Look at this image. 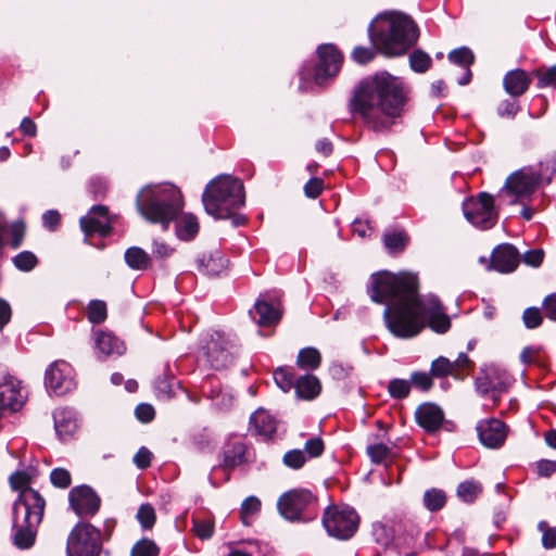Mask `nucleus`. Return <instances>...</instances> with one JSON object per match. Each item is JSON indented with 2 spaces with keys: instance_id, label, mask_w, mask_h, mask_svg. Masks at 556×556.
Instances as JSON below:
<instances>
[{
  "instance_id": "nucleus-1",
  "label": "nucleus",
  "mask_w": 556,
  "mask_h": 556,
  "mask_svg": "<svg viewBox=\"0 0 556 556\" xmlns=\"http://www.w3.org/2000/svg\"><path fill=\"white\" fill-rule=\"evenodd\" d=\"M367 292L375 303L386 304L384 323L396 338H414L426 327L440 334L451 328V319L440 299L434 294H419L415 274L375 273L370 276Z\"/></svg>"
},
{
  "instance_id": "nucleus-2",
  "label": "nucleus",
  "mask_w": 556,
  "mask_h": 556,
  "mask_svg": "<svg viewBox=\"0 0 556 556\" xmlns=\"http://www.w3.org/2000/svg\"><path fill=\"white\" fill-rule=\"evenodd\" d=\"M409 86L387 71L362 78L353 88L348 108L364 127L377 132H389L408 110Z\"/></svg>"
},
{
  "instance_id": "nucleus-3",
  "label": "nucleus",
  "mask_w": 556,
  "mask_h": 556,
  "mask_svg": "<svg viewBox=\"0 0 556 556\" xmlns=\"http://www.w3.org/2000/svg\"><path fill=\"white\" fill-rule=\"evenodd\" d=\"M368 36L374 46H357L351 58L357 64H367L376 56V50L388 56L403 55L419 38L417 24L403 13L378 15L368 26Z\"/></svg>"
},
{
  "instance_id": "nucleus-4",
  "label": "nucleus",
  "mask_w": 556,
  "mask_h": 556,
  "mask_svg": "<svg viewBox=\"0 0 556 556\" xmlns=\"http://www.w3.org/2000/svg\"><path fill=\"white\" fill-rule=\"evenodd\" d=\"M45 508L46 501L36 490L17 496L12 506L11 527V541L16 548L29 549L35 545Z\"/></svg>"
},
{
  "instance_id": "nucleus-5",
  "label": "nucleus",
  "mask_w": 556,
  "mask_h": 556,
  "mask_svg": "<svg viewBox=\"0 0 556 556\" xmlns=\"http://www.w3.org/2000/svg\"><path fill=\"white\" fill-rule=\"evenodd\" d=\"M202 203L208 215L227 219L245 204L243 182L232 175H218L206 185Z\"/></svg>"
},
{
  "instance_id": "nucleus-6",
  "label": "nucleus",
  "mask_w": 556,
  "mask_h": 556,
  "mask_svg": "<svg viewBox=\"0 0 556 556\" xmlns=\"http://www.w3.org/2000/svg\"><path fill=\"white\" fill-rule=\"evenodd\" d=\"M136 206L147 220L167 229L182 208L181 193L173 186H148L138 193Z\"/></svg>"
},
{
  "instance_id": "nucleus-7",
  "label": "nucleus",
  "mask_w": 556,
  "mask_h": 556,
  "mask_svg": "<svg viewBox=\"0 0 556 556\" xmlns=\"http://www.w3.org/2000/svg\"><path fill=\"white\" fill-rule=\"evenodd\" d=\"M279 514L289 521L309 522L318 516L317 496L308 489H292L277 501Z\"/></svg>"
},
{
  "instance_id": "nucleus-8",
  "label": "nucleus",
  "mask_w": 556,
  "mask_h": 556,
  "mask_svg": "<svg viewBox=\"0 0 556 556\" xmlns=\"http://www.w3.org/2000/svg\"><path fill=\"white\" fill-rule=\"evenodd\" d=\"M318 62L306 63L301 70L302 79H313L318 86L328 84L341 70L343 54L332 43H323L317 48Z\"/></svg>"
},
{
  "instance_id": "nucleus-9",
  "label": "nucleus",
  "mask_w": 556,
  "mask_h": 556,
  "mask_svg": "<svg viewBox=\"0 0 556 556\" xmlns=\"http://www.w3.org/2000/svg\"><path fill=\"white\" fill-rule=\"evenodd\" d=\"M542 186V176L536 174V167L523 166L506 178L500 195H507L509 205L521 204L523 201L530 200Z\"/></svg>"
},
{
  "instance_id": "nucleus-10",
  "label": "nucleus",
  "mask_w": 556,
  "mask_h": 556,
  "mask_svg": "<svg viewBox=\"0 0 556 556\" xmlns=\"http://www.w3.org/2000/svg\"><path fill=\"white\" fill-rule=\"evenodd\" d=\"M323 526L337 540H350L358 529L359 516L348 505H332L323 514Z\"/></svg>"
},
{
  "instance_id": "nucleus-11",
  "label": "nucleus",
  "mask_w": 556,
  "mask_h": 556,
  "mask_svg": "<svg viewBox=\"0 0 556 556\" xmlns=\"http://www.w3.org/2000/svg\"><path fill=\"white\" fill-rule=\"evenodd\" d=\"M101 532L89 522H78L72 529L66 542V556H100Z\"/></svg>"
},
{
  "instance_id": "nucleus-12",
  "label": "nucleus",
  "mask_w": 556,
  "mask_h": 556,
  "mask_svg": "<svg viewBox=\"0 0 556 556\" xmlns=\"http://www.w3.org/2000/svg\"><path fill=\"white\" fill-rule=\"evenodd\" d=\"M463 212L466 219L481 230L493 228L498 220L494 197L484 191L466 199L463 202Z\"/></svg>"
},
{
  "instance_id": "nucleus-13",
  "label": "nucleus",
  "mask_w": 556,
  "mask_h": 556,
  "mask_svg": "<svg viewBox=\"0 0 556 556\" xmlns=\"http://www.w3.org/2000/svg\"><path fill=\"white\" fill-rule=\"evenodd\" d=\"M202 351L211 368L220 370L233 363L236 345L226 333L214 331L205 340Z\"/></svg>"
},
{
  "instance_id": "nucleus-14",
  "label": "nucleus",
  "mask_w": 556,
  "mask_h": 556,
  "mask_svg": "<svg viewBox=\"0 0 556 556\" xmlns=\"http://www.w3.org/2000/svg\"><path fill=\"white\" fill-rule=\"evenodd\" d=\"M510 386L511 377L505 370L497 368H490L476 379L478 393L483 397L491 399L494 405H497Z\"/></svg>"
},
{
  "instance_id": "nucleus-15",
  "label": "nucleus",
  "mask_w": 556,
  "mask_h": 556,
  "mask_svg": "<svg viewBox=\"0 0 556 556\" xmlns=\"http://www.w3.org/2000/svg\"><path fill=\"white\" fill-rule=\"evenodd\" d=\"M45 386L48 392L56 396L71 392L76 386L73 367L64 361L53 362L46 369Z\"/></svg>"
},
{
  "instance_id": "nucleus-16",
  "label": "nucleus",
  "mask_w": 556,
  "mask_h": 556,
  "mask_svg": "<svg viewBox=\"0 0 556 556\" xmlns=\"http://www.w3.org/2000/svg\"><path fill=\"white\" fill-rule=\"evenodd\" d=\"M219 457L220 463L213 471L223 470L226 475L224 481H228L235 468L249 462V447L242 438L230 437L223 445Z\"/></svg>"
},
{
  "instance_id": "nucleus-17",
  "label": "nucleus",
  "mask_w": 556,
  "mask_h": 556,
  "mask_svg": "<svg viewBox=\"0 0 556 556\" xmlns=\"http://www.w3.org/2000/svg\"><path fill=\"white\" fill-rule=\"evenodd\" d=\"M21 381L0 365V418L7 409L17 412L25 402Z\"/></svg>"
},
{
  "instance_id": "nucleus-18",
  "label": "nucleus",
  "mask_w": 556,
  "mask_h": 556,
  "mask_svg": "<svg viewBox=\"0 0 556 556\" xmlns=\"http://www.w3.org/2000/svg\"><path fill=\"white\" fill-rule=\"evenodd\" d=\"M415 419L427 433H435L440 429L452 432L456 428L453 421L445 419L443 409L432 402L420 404L416 408Z\"/></svg>"
},
{
  "instance_id": "nucleus-19",
  "label": "nucleus",
  "mask_w": 556,
  "mask_h": 556,
  "mask_svg": "<svg viewBox=\"0 0 556 556\" xmlns=\"http://www.w3.org/2000/svg\"><path fill=\"white\" fill-rule=\"evenodd\" d=\"M68 502L71 508L81 518L93 517L101 506L100 496L86 484L73 488L68 493Z\"/></svg>"
},
{
  "instance_id": "nucleus-20",
  "label": "nucleus",
  "mask_w": 556,
  "mask_h": 556,
  "mask_svg": "<svg viewBox=\"0 0 556 556\" xmlns=\"http://www.w3.org/2000/svg\"><path fill=\"white\" fill-rule=\"evenodd\" d=\"M81 231L86 238L96 235L108 237L112 231V219L109 207L102 204L93 205L79 220Z\"/></svg>"
},
{
  "instance_id": "nucleus-21",
  "label": "nucleus",
  "mask_w": 556,
  "mask_h": 556,
  "mask_svg": "<svg viewBox=\"0 0 556 556\" xmlns=\"http://www.w3.org/2000/svg\"><path fill=\"white\" fill-rule=\"evenodd\" d=\"M480 443L488 448H501L508 435L509 427L498 418H485L476 426Z\"/></svg>"
},
{
  "instance_id": "nucleus-22",
  "label": "nucleus",
  "mask_w": 556,
  "mask_h": 556,
  "mask_svg": "<svg viewBox=\"0 0 556 556\" xmlns=\"http://www.w3.org/2000/svg\"><path fill=\"white\" fill-rule=\"evenodd\" d=\"M520 254L510 243L496 245L490 256L488 270H495L502 274L513 273L519 265Z\"/></svg>"
},
{
  "instance_id": "nucleus-23",
  "label": "nucleus",
  "mask_w": 556,
  "mask_h": 556,
  "mask_svg": "<svg viewBox=\"0 0 556 556\" xmlns=\"http://www.w3.org/2000/svg\"><path fill=\"white\" fill-rule=\"evenodd\" d=\"M249 315L260 327L270 328L279 324L282 312L278 305L268 301L265 295H260L253 307L249 311Z\"/></svg>"
},
{
  "instance_id": "nucleus-24",
  "label": "nucleus",
  "mask_w": 556,
  "mask_h": 556,
  "mask_svg": "<svg viewBox=\"0 0 556 556\" xmlns=\"http://www.w3.org/2000/svg\"><path fill=\"white\" fill-rule=\"evenodd\" d=\"M420 536V531L413 525L399 523L394 528V535L389 538H377V542L388 547L393 544L397 548H410L415 545L417 539Z\"/></svg>"
},
{
  "instance_id": "nucleus-25",
  "label": "nucleus",
  "mask_w": 556,
  "mask_h": 556,
  "mask_svg": "<svg viewBox=\"0 0 556 556\" xmlns=\"http://www.w3.org/2000/svg\"><path fill=\"white\" fill-rule=\"evenodd\" d=\"M534 78L531 73H527L522 68L508 71L503 78V88L513 98L523 96Z\"/></svg>"
},
{
  "instance_id": "nucleus-26",
  "label": "nucleus",
  "mask_w": 556,
  "mask_h": 556,
  "mask_svg": "<svg viewBox=\"0 0 556 556\" xmlns=\"http://www.w3.org/2000/svg\"><path fill=\"white\" fill-rule=\"evenodd\" d=\"M54 429L59 439L67 442L73 439L77 430L76 413L67 407L56 408L53 412Z\"/></svg>"
},
{
  "instance_id": "nucleus-27",
  "label": "nucleus",
  "mask_w": 556,
  "mask_h": 556,
  "mask_svg": "<svg viewBox=\"0 0 556 556\" xmlns=\"http://www.w3.org/2000/svg\"><path fill=\"white\" fill-rule=\"evenodd\" d=\"M250 429L264 440H271L277 431V420L265 409H257L251 415Z\"/></svg>"
},
{
  "instance_id": "nucleus-28",
  "label": "nucleus",
  "mask_w": 556,
  "mask_h": 556,
  "mask_svg": "<svg viewBox=\"0 0 556 556\" xmlns=\"http://www.w3.org/2000/svg\"><path fill=\"white\" fill-rule=\"evenodd\" d=\"M220 251L204 252L197 258L198 270L208 277L220 275L227 265Z\"/></svg>"
},
{
  "instance_id": "nucleus-29",
  "label": "nucleus",
  "mask_w": 556,
  "mask_h": 556,
  "mask_svg": "<svg viewBox=\"0 0 556 556\" xmlns=\"http://www.w3.org/2000/svg\"><path fill=\"white\" fill-rule=\"evenodd\" d=\"M96 349L105 356L124 354L126 346L124 342L113 332L106 330H98L94 332Z\"/></svg>"
},
{
  "instance_id": "nucleus-30",
  "label": "nucleus",
  "mask_w": 556,
  "mask_h": 556,
  "mask_svg": "<svg viewBox=\"0 0 556 556\" xmlns=\"http://www.w3.org/2000/svg\"><path fill=\"white\" fill-rule=\"evenodd\" d=\"M294 390L299 399L311 401L320 394L321 382L316 376L306 374L296 378Z\"/></svg>"
},
{
  "instance_id": "nucleus-31",
  "label": "nucleus",
  "mask_w": 556,
  "mask_h": 556,
  "mask_svg": "<svg viewBox=\"0 0 556 556\" xmlns=\"http://www.w3.org/2000/svg\"><path fill=\"white\" fill-rule=\"evenodd\" d=\"M179 384L174 374L170 372L169 366L163 368L154 381V390L159 397L169 399L175 394V388Z\"/></svg>"
},
{
  "instance_id": "nucleus-32",
  "label": "nucleus",
  "mask_w": 556,
  "mask_h": 556,
  "mask_svg": "<svg viewBox=\"0 0 556 556\" xmlns=\"http://www.w3.org/2000/svg\"><path fill=\"white\" fill-rule=\"evenodd\" d=\"M126 264L135 270H146L151 266V256L141 248L131 247L125 252Z\"/></svg>"
},
{
  "instance_id": "nucleus-33",
  "label": "nucleus",
  "mask_w": 556,
  "mask_h": 556,
  "mask_svg": "<svg viewBox=\"0 0 556 556\" xmlns=\"http://www.w3.org/2000/svg\"><path fill=\"white\" fill-rule=\"evenodd\" d=\"M447 502L446 492L439 488H431L425 491L422 504L430 513H437L443 509Z\"/></svg>"
},
{
  "instance_id": "nucleus-34",
  "label": "nucleus",
  "mask_w": 556,
  "mask_h": 556,
  "mask_svg": "<svg viewBox=\"0 0 556 556\" xmlns=\"http://www.w3.org/2000/svg\"><path fill=\"white\" fill-rule=\"evenodd\" d=\"M198 218L192 214H185L176 224L177 236L182 240H191L199 232Z\"/></svg>"
},
{
  "instance_id": "nucleus-35",
  "label": "nucleus",
  "mask_w": 556,
  "mask_h": 556,
  "mask_svg": "<svg viewBox=\"0 0 556 556\" xmlns=\"http://www.w3.org/2000/svg\"><path fill=\"white\" fill-rule=\"evenodd\" d=\"M482 493V484L473 479L465 480L457 485V497L467 504L473 503Z\"/></svg>"
},
{
  "instance_id": "nucleus-36",
  "label": "nucleus",
  "mask_w": 556,
  "mask_h": 556,
  "mask_svg": "<svg viewBox=\"0 0 556 556\" xmlns=\"http://www.w3.org/2000/svg\"><path fill=\"white\" fill-rule=\"evenodd\" d=\"M320 352L312 346L300 350L296 358V365L302 369L314 370L320 366Z\"/></svg>"
},
{
  "instance_id": "nucleus-37",
  "label": "nucleus",
  "mask_w": 556,
  "mask_h": 556,
  "mask_svg": "<svg viewBox=\"0 0 556 556\" xmlns=\"http://www.w3.org/2000/svg\"><path fill=\"white\" fill-rule=\"evenodd\" d=\"M409 238L404 230H394L383 235V243L391 253H401L405 250Z\"/></svg>"
},
{
  "instance_id": "nucleus-38",
  "label": "nucleus",
  "mask_w": 556,
  "mask_h": 556,
  "mask_svg": "<svg viewBox=\"0 0 556 556\" xmlns=\"http://www.w3.org/2000/svg\"><path fill=\"white\" fill-rule=\"evenodd\" d=\"M531 75L536 78V87L539 89L553 88L556 89V65L542 66L531 72Z\"/></svg>"
},
{
  "instance_id": "nucleus-39",
  "label": "nucleus",
  "mask_w": 556,
  "mask_h": 556,
  "mask_svg": "<svg viewBox=\"0 0 556 556\" xmlns=\"http://www.w3.org/2000/svg\"><path fill=\"white\" fill-rule=\"evenodd\" d=\"M534 166L536 167V174L542 176V185H549L553 177L556 175V152L547 154Z\"/></svg>"
},
{
  "instance_id": "nucleus-40",
  "label": "nucleus",
  "mask_w": 556,
  "mask_h": 556,
  "mask_svg": "<svg viewBox=\"0 0 556 556\" xmlns=\"http://www.w3.org/2000/svg\"><path fill=\"white\" fill-rule=\"evenodd\" d=\"M430 374L433 378L453 376L456 379H462V372L454 371L452 362L444 356H440L431 363Z\"/></svg>"
},
{
  "instance_id": "nucleus-41",
  "label": "nucleus",
  "mask_w": 556,
  "mask_h": 556,
  "mask_svg": "<svg viewBox=\"0 0 556 556\" xmlns=\"http://www.w3.org/2000/svg\"><path fill=\"white\" fill-rule=\"evenodd\" d=\"M274 380L279 389L288 392L295 388L296 378L291 368L279 367L274 371Z\"/></svg>"
},
{
  "instance_id": "nucleus-42",
  "label": "nucleus",
  "mask_w": 556,
  "mask_h": 556,
  "mask_svg": "<svg viewBox=\"0 0 556 556\" xmlns=\"http://www.w3.org/2000/svg\"><path fill=\"white\" fill-rule=\"evenodd\" d=\"M261 501L256 496H249L242 502L240 518L243 525H251L253 517L261 510Z\"/></svg>"
},
{
  "instance_id": "nucleus-43",
  "label": "nucleus",
  "mask_w": 556,
  "mask_h": 556,
  "mask_svg": "<svg viewBox=\"0 0 556 556\" xmlns=\"http://www.w3.org/2000/svg\"><path fill=\"white\" fill-rule=\"evenodd\" d=\"M88 320L93 325H100L108 317V308L104 301L91 300L87 306Z\"/></svg>"
},
{
  "instance_id": "nucleus-44",
  "label": "nucleus",
  "mask_w": 556,
  "mask_h": 556,
  "mask_svg": "<svg viewBox=\"0 0 556 556\" xmlns=\"http://www.w3.org/2000/svg\"><path fill=\"white\" fill-rule=\"evenodd\" d=\"M160 547L153 540L142 538L131 547L130 556H160Z\"/></svg>"
},
{
  "instance_id": "nucleus-45",
  "label": "nucleus",
  "mask_w": 556,
  "mask_h": 556,
  "mask_svg": "<svg viewBox=\"0 0 556 556\" xmlns=\"http://www.w3.org/2000/svg\"><path fill=\"white\" fill-rule=\"evenodd\" d=\"M409 64L414 72L425 73L431 67L432 60L429 56V54H427L425 51L418 49V50H414L410 53Z\"/></svg>"
},
{
  "instance_id": "nucleus-46",
  "label": "nucleus",
  "mask_w": 556,
  "mask_h": 556,
  "mask_svg": "<svg viewBox=\"0 0 556 556\" xmlns=\"http://www.w3.org/2000/svg\"><path fill=\"white\" fill-rule=\"evenodd\" d=\"M409 380L394 378L388 383V391L392 399L403 400L406 399L410 393Z\"/></svg>"
},
{
  "instance_id": "nucleus-47",
  "label": "nucleus",
  "mask_w": 556,
  "mask_h": 556,
  "mask_svg": "<svg viewBox=\"0 0 556 556\" xmlns=\"http://www.w3.org/2000/svg\"><path fill=\"white\" fill-rule=\"evenodd\" d=\"M447 58L453 64L465 68H468L475 61L472 51L466 47L454 49L448 53Z\"/></svg>"
},
{
  "instance_id": "nucleus-48",
  "label": "nucleus",
  "mask_w": 556,
  "mask_h": 556,
  "mask_svg": "<svg viewBox=\"0 0 556 556\" xmlns=\"http://www.w3.org/2000/svg\"><path fill=\"white\" fill-rule=\"evenodd\" d=\"M137 519L144 530L153 528L156 521V515L151 504H141L137 511Z\"/></svg>"
},
{
  "instance_id": "nucleus-49",
  "label": "nucleus",
  "mask_w": 556,
  "mask_h": 556,
  "mask_svg": "<svg viewBox=\"0 0 556 556\" xmlns=\"http://www.w3.org/2000/svg\"><path fill=\"white\" fill-rule=\"evenodd\" d=\"M519 111L520 104L518 98L513 97L502 100L496 108V112L502 118L513 119Z\"/></svg>"
},
{
  "instance_id": "nucleus-50",
  "label": "nucleus",
  "mask_w": 556,
  "mask_h": 556,
  "mask_svg": "<svg viewBox=\"0 0 556 556\" xmlns=\"http://www.w3.org/2000/svg\"><path fill=\"white\" fill-rule=\"evenodd\" d=\"M37 256L30 251H23L13 257V264L23 271H29L36 267Z\"/></svg>"
},
{
  "instance_id": "nucleus-51",
  "label": "nucleus",
  "mask_w": 556,
  "mask_h": 556,
  "mask_svg": "<svg viewBox=\"0 0 556 556\" xmlns=\"http://www.w3.org/2000/svg\"><path fill=\"white\" fill-rule=\"evenodd\" d=\"M307 462V457L305 452L302 450H290L288 451L282 458V463L291 469L298 470L302 468Z\"/></svg>"
},
{
  "instance_id": "nucleus-52",
  "label": "nucleus",
  "mask_w": 556,
  "mask_h": 556,
  "mask_svg": "<svg viewBox=\"0 0 556 556\" xmlns=\"http://www.w3.org/2000/svg\"><path fill=\"white\" fill-rule=\"evenodd\" d=\"M430 372L426 371H414L410 375L409 383L410 388L414 387L419 391L427 392L433 386V380Z\"/></svg>"
},
{
  "instance_id": "nucleus-53",
  "label": "nucleus",
  "mask_w": 556,
  "mask_h": 556,
  "mask_svg": "<svg viewBox=\"0 0 556 556\" xmlns=\"http://www.w3.org/2000/svg\"><path fill=\"white\" fill-rule=\"evenodd\" d=\"M52 485L59 489H67L72 483V476L65 468H54L50 473Z\"/></svg>"
},
{
  "instance_id": "nucleus-54",
  "label": "nucleus",
  "mask_w": 556,
  "mask_h": 556,
  "mask_svg": "<svg viewBox=\"0 0 556 556\" xmlns=\"http://www.w3.org/2000/svg\"><path fill=\"white\" fill-rule=\"evenodd\" d=\"M522 320L528 329H535L541 326L543 316L538 307H528L523 311Z\"/></svg>"
},
{
  "instance_id": "nucleus-55",
  "label": "nucleus",
  "mask_w": 556,
  "mask_h": 556,
  "mask_svg": "<svg viewBox=\"0 0 556 556\" xmlns=\"http://www.w3.org/2000/svg\"><path fill=\"white\" fill-rule=\"evenodd\" d=\"M192 532L201 540H207L213 535L214 526L208 520L193 519Z\"/></svg>"
},
{
  "instance_id": "nucleus-56",
  "label": "nucleus",
  "mask_w": 556,
  "mask_h": 556,
  "mask_svg": "<svg viewBox=\"0 0 556 556\" xmlns=\"http://www.w3.org/2000/svg\"><path fill=\"white\" fill-rule=\"evenodd\" d=\"M391 450L383 443L367 446V455L374 464H381L390 454Z\"/></svg>"
},
{
  "instance_id": "nucleus-57",
  "label": "nucleus",
  "mask_w": 556,
  "mask_h": 556,
  "mask_svg": "<svg viewBox=\"0 0 556 556\" xmlns=\"http://www.w3.org/2000/svg\"><path fill=\"white\" fill-rule=\"evenodd\" d=\"M542 532V545L546 549H553L556 547V527H548L546 521H541L538 526Z\"/></svg>"
},
{
  "instance_id": "nucleus-58",
  "label": "nucleus",
  "mask_w": 556,
  "mask_h": 556,
  "mask_svg": "<svg viewBox=\"0 0 556 556\" xmlns=\"http://www.w3.org/2000/svg\"><path fill=\"white\" fill-rule=\"evenodd\" d=\"M324 450L325 444L321 438L314 437L305 442L303 452H305V455L307 454L309 458H316L324 453Z\"/></svg>"
},
{
  "instance_id": "nucleus-59",
  "label": "nucleus",
  "mask_w": 556,
  "mask_h": 556,
  "mask_svg": "<svg viewBox=\"0 0 556 556\" xmlns=\"http://www.w3.org/2000/svg\"><path fill=\"white\" fill-rule=\"evenodd\" d=\"M541 353L542 349L540 346H526L520 354V361L526 365H541Z\"/></svg>"
},
{
  "instance_id": "nucleus-60",
  "label": "nucleus",
  "mask_w": 556,
  "mask_h": 556,
  "mask_svg": "<svg viewBox=\"0 0 556 556\" xmlns=\"http://www.w3.org/2000/svg\"><path fill=\"white\" fill-rule=\"evenodd\" d=\"M87 189L88 192L92 195L93 200H99L104 198L108 186L102 178L96 177L89 180Z\"/></svg>"
},
{
  "instance_id": "nucleus-61",
  "label": "nucleus",
  "mask_w": 556,
  "mask_h": 556,
  "mask_svg": "<svg viewBox=\"0 0 556 556\" xmlns=\"http://www.w3.org/2000/svg\"><path fill=\"white\" fill-rule=\"evenodd\" d=\"M10 483L14 490L20 491L18 496H21L25 491L34 490L28 486L29 479L27 475L21 471H16L10 476Z\"/></svg>"
},
{
  "instance_id": "nucleus-62",
  "label": "nucleus",
  "mask_w": 556,
  "mask_h": 556,
  "mask_svg": "<svg viewBox=\"0 0 556 556\" xmlns=\"http://www.w3.org/2000/svg\"><path fill=\"white\" fill-rule=\"evenodd\" d=\"M353 370V367L349 364H344L342 362H332L329 367L330 376L336 380H344Z\"/></svg>"
},
{
  "instance_id": "nucleus-63",
  "label": "nucleus",
  "mask_w": 556,
  "mask_h": 556,
  "mask_svg": "<svg viewBox=\"0 0 556 556\" xmlns=\"http://www.w3.org/2000/svg\"><path fill=\"white\" fill-rule=\"evenodd\" d=\"M324 186L321 178L313 177L304 185V193L309 199H317L321 194Z\"/></svg>"
},
{
  "instance_id": "nucleus-64",
  "label": "nucleus",
  "mask_w": 556,
  "mask_h": 556,
  "mask_svg": "<svg viewBox=\"0 0 556 556\" xmlns=\"http://www.w3.org/2000/svg\"><path fill=\"white\" fill-rule=\"evenodd\" d=\"M535 472L539 477L549 478L556 472V460L541 459L536 462Z\"/></svg>"
}]
</instances>
